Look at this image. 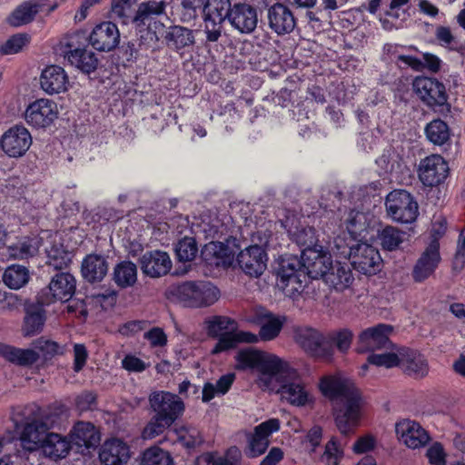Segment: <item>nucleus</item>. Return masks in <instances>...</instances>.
I'll return each mask as SVG.
<instances>
[{
    "mask_svg": "<svg viewBox=\"0 0 465 465\" xmlns=\"http://www.w3.org/2000/svg\"><path fill=\"white\" fill-rule=\"evenodd\" d=\"M255 322L261 328L258 339L272 341L276 338L283 325L284 318L275 316L266 310L258 311L255 314Z\"/></svg>",
    "mask_w": 465,
    "mask_h": 465,
    "instance_id": "nucleus-35",
    "label": "nucleus"
},
{
    "mask_svg": "<svg viewBox=\"0 0 465 465\" xmlns=\"http://www.w3.org/2000/svg\"><path fill=\"white\" fill-rule=\"evenodd\" d=\"M297 343L310 355L330 360L333 355V347L327 342V334L309 326H302L295 330Z\"/></svg>",
    "mask_w": 465,
    "mask_h": 465,
    "instance_id": "nucleus-11",
    "label": "nucleus"
},
{
    "mask_svg": "<svg viewBox=\"0 0 465 465\" xmlns=\"http://www.w3.org/2000/svg\"><path fill=\"white\" fill-rule=\"evenodd\" d=\"M0 144L8 156L20 157L30 148L32 136L25 126L15 125L4 133Z\"/></svg>",
    "mask_w": 465,
    "mask_h": 465,
    "instance_id": "nucleus-17",
    "label": "nucleus"
},
{
    "mask_svg": "<svg viewBox=\"0 0 465 465\" xmlns=\"http://www.w3.org/2000/svg\"><path fill=\"white\" fill-rule=\"evenodd\" d=\"M353 334L349 329H342L327 333V342L332 346L335 343L341 352H346L351 347Z\"/></svg>",
    "mask_w": 465,
    "mask_h": 465,
    "instance_id": "nucleus-55",
    "label": "nucleus"
},
{
    "mask_svg": "<svg viewBox=\"0 0 465 465\" xmlns=\"http://www.w3.org/2000/svg\"><path fill=\"white\" fill-rule=\"evenodd\" d=\"M142 272L152 278L165 275L172 267L169 255L162 251H149L140 258Z\"/></svg>",
    "mask_w": 465,
    "mask_h": 465,
    "instance_id": "nucleus-30",
    "label": "nucleus"
},
{
    "mask_svg": "<svg viewBox=\"0 0 465 465\" xmlns=\"http://www.w3.org/2000/svg\"><path fill=\"white\" fill-rule=\"evenodd\" d=\"M238 370L256 369L258 377L256 382L261 389L272 386V376L282 366L283 361L274 354L267 353L253 348L240 350L235 355Z\"/></svg>",
    "mask_w": 465,
    "mask_h": 465,
    "instance_id": "nucleus-5",
    "label": "nucleus"
},
{
    "mask_svg": "<svg viewBox=\"0 0 465 465\" xmlns=\"http://www.w3.org/2000/svg\"><path fill=\"white\" fill-rule=\"evenodd\" d=\"M30 40L27 34H15L0 45V53L5 55L19 53Z\"/></svg>",
    "mask_w": 465,
    "mask_h": 465,
    "instance_id": "nucleus-54",
    "label": "nucleus"
},
{
    "mask_svg": "<svg viewBox=\"0 0 465 465\" xmlns=\"http://www.w3.org/2000/svg\"><path fill=\"white\" fill-rule=\"evenodd\" d=\"M302 261L307 276L312 279H324L332 264L331 255L316 248H305Z\"/></svg>",
    "mask_w": 465,
    "mask_h": 465,
    "instance_id": "nucleus-23",
    "label": "nucleus"
},
{
    "mask_svg": "<svg viewBox=\"0 0 465 465\" xmlns=\"http://www.w3.org/2000/svg\"><path fill=\"white\" fill-rule=\"evenodd\" d=\"M302 272H305L302 266V261H300L295 256L284 257L280 262L277 282H282V280L298 276Z\"/></svg>",
    "mask_w": 465,
    "mask_h": 465,
    "instance_id": "nucleus-48",
    "label": "nucleus"
},
{
    "mask_svg": "<svg viewBox=\"0 0 465 465\" xmlns=\"http://www.w3.org/2000/svg\"><path fill=\"white\" fill-rule=\"evenodd\" d=\"M99 458L104 465H125L131 458L130 448L121 439H109L102 445Z\"/></svg>",
    "mask_w": 465,
    "mask_h": 465,
    "instance_id": "nucleus-29",
    "label": "nucleus"
},
{
    "mask_svg": "<svg viewBox=\"0 0 465 465\" xmlns=\"http://www.w3.org/2000/svg\"><path fill=\"white\" fill-rule=\"evenodd\" d=\"M79 37V34L70 35L61 41V45L66 48L64 53L70 64L82 72L89 74L97 68L98 59L94 52L74 47L75 40Z\"/></svg>",
    "mask_w": 465,
    "mask_h": 465,
    "instance_id": "nucleus-16",
    "label": "nucleus"
},
{
    "mask_svg": "<svg viewBox=\"0 0 465 465\" xmlns=\"http://www.w3.org/2000/svg\"><path fill=\"white\" fill-rule=\"evenodd\" d=\"M30 278L29 271L25 266L13 264L8 266L4 274L3 282L10 289L18 290L25 286Z\"/></svg>",
    "mask_w": 465,
    "mask_h": 465,
    "instance_id": "nucleus-43",
    "label": "nucleus"
},
{
    "mask_svg": "<svg viewBox=\"0 0 465 465\" xmlns=\"http://www.w3.org/2000/svg\"><path fill=\"white\" fill-rule=\"evenodd\" d=\"M166 3L164 1L143 2L131 19L140 35L141 45H144L145 48L153 47L159 40L157 30L162 29L163 25L155 21V17L163 15Z\"/></svg>",
    "mask_w": 465,
    "mask_h": 465,
    "instance_id": "nucleus-6",
    "label": "nucleus"
},
{
    "mask_svg": "<svg viewBox=\"0 0 465 465\" xmlns=\"http://www.w3.org/2000/svg\"><path fill=\"white\" fill-rule=\"evenodd\" d=\"M167 45L176 51L191 46L194 44V35L191 29L175 25L169 29L165 35Z\"/></svg>",
    "mask_w": 465,
    "mask_h": 465,
    "instance_id": "nucleus-41",
    "label": "nucleus"
},
{
    "mask_svg": "<svg viewBox=\"0 0 465 465\" xmlns=\"http://www.w3.org/2000/svg\"><path fill=\"white\" fill-rule=\"evenodd\" d=\"M307 280L306 272H302L298 276L282 280V282H277V286L286 296L295 299L303 292Z\"/></svg>",
    "mask_w": 465,
    "mask_h": 465,
    "instance_id": "nucleus-44",
    "label": "nucleus"
},
{
    "mask_svg": "<svg viewBox=\"0 0 465 465\" xmlns=\"http://www.w3.org/2000/svg\"><path fill=\"white\" fill-rule=\"evenodd\" d=\"M68 416V408L63 403L55 402L46 408L36 404L14 407L10 419L19 432L23 446L28 450H35L42 436L49 430L61 426Z\"/></svg>",
    "mask_w": 465,
    "mask_h": 465,
    "instance_id": "nucleus-1",
    "label": "nucleus"
},
{
    "mask_svg": "<svg viewBox=\"0 0 465 465\" xmlns=\"http://www.w3.org/2000/svg\"><path fill=\"white\" fill-rule=\"evenodd\" d=\"M232 5L230 0H207L203 7V15L219 21H228Z\"/></svg>",
    "mask_w": 465,
    "mask_h": 465,
    "instance_id": "nucleus-46",
    "label": "nucleus"
},
{
    "mask_svg": "<svg viewBox=\"0 0 465 465\" xmlns=\"http://www.w3.org/2000/svg\"><path fill=\"white\" fill-rule=\"evenodd\" d=\"M398 439L408 448L416 450L424 447L430 440L427 430L415 420H402L396 423Z\"/></svg>",
    "mask_w": 465,
    "mask_h": 465,
    "instance_id": "nucleus-21",
    "label": "nucleus"
},
{
    "mask_svg": "<svg viewBox=\"0 0 465 465\" xmlns=\"http://www.w3.org/2000/svg\"><path fill=\"white\" fill-rule=\"evenodd\" d=\"M272 386L262 390L276 391L282 400L297 407H303L313 401V397L298 372L282 361L281 368L273 373Z\"/></svg>",
    "mask_w": 465,
    "mask_h": 465,
    "instance_id": "nucleus-3",
    "label": "nucleus"
},
{
    "mask_svg": "<svg viewBox=\"0 0 465 465\" xmlns=\"http://www.w3.org/2000/svg\"><path fill=\"white\" fill-rule=\"evenodd\" d=\"M178 441L186 448H194L202 442L200 431L193 427H182L176 430Z\"/></svg>",
    "mask_w": 465,
    "mask_h": 465,
    "instance_id": "nucleus-58",
    "label": "nucleus"
},
{
    "mask_svg": "<svg viewBox=\"0 0 465 465\" xmlns=\"http://www.w3.org/2000/svg\"><path fill=\"white\" fill-rule=\"evenodd\" d=\"M280 430L278 419H270L255 427L249 440L247 455L254 458L264 453L270 444L269 437Z\"/></svg>",
    "mask_w": 465,
    "mask_h": 465,
    "instance_id": "nucleus-26",
    "label": "nucleus"
},
{
    "mask_svg": "<svg viewBox=\"0 0 465 465\" xmlns=\"http://www.w3.org/2000/svg\"><path fill=\"white\" fill-rule=\"evenodd\" d=\"M204 34L207 42L216 43L222 36L223 31V21H219L203 15Z\"/></svg>",
    "mask_w": 465,
    "mask_h": 465,
    "instance_id": "nucleus-61",
    "label": "nucleus"
},
{
    "mask_svg": "<svg viewBox=\"0 0 465 465\" xmlns=\"http://www.w3.org/2000/svg\"><path fill=\"white\" fill-rule=\"evenodd\" d=\"M448 172V163L438 154L426 157L419 164V178L425 186L438 185L445 180Z\"/></svg>",
    "mask_w": 465,
    "mask_h": 465,
    "instance_id": "nucleus-19",
    "label": "nucleus"
},
{
    "mask_svg": "<svg viewBox=\"0 0 465 465\" xmlns=\"http://www.w3.org/2000/svg\"><path fill=\"white\" fill-rule=\"evenodd\" d=\"M435 37L441 46L453 48L458 44L456 36L448 26L436 27Z\"/></svg>",
    "mask_w": 465,
    "mask_h": 465,
    "instance_id": "nucleus-63",
    "label": "nucleus"
},
{
    "mask_svg": "<svg viewBox=\"0 0 465 465\" xmlns=\"http://www.w3.org/2000/svg\"><path fill=\"white\" fill-rule=\"evenodd\" d=\"M39 241L36 238H25L9 247V254L15 259H27L36 254Z\"/></svg>",
    "mask_w": 465,
    "mask_h": 465,
    "instance_id": "nucleus-49",
    "label": "nucleus"
},
{
    "mask_svg": "<svg viewBox=\"0 0 465 465\" xmlns=\"http://www.w3.org/2000/svg\"><path fill=\"white\" fill-rule=\"evenodd\" d=\"M440 262V243L431 240L413 267L412 277L415 282H422L430 277Z\"/></svg>",
    "mask_w": 465,
    "mask_h": 465,
    "instance_id": "nucleus-20",
    "label": "nucleus"
},
{
    "mask_svg": "<svg viewBox=\"0 0 465 465\" xmlns=\"http://www.w3.org/2000/svg\"><path fill=\"white\" fill-rule=\"evenodd\" d=\"M37 448H40L43 454L54 460L65 458L71 450V441L61 434L46 432L42 436Z\"/></svg>",
    "mask_w": 465,
    "mask_h": 465,
    "instance_id": "nucleus-32",
    "label": "nucleus"
},
{
    "mask_svg": "<svg viewBox=\"0 0 465 465\" xmlns=\"http://www.w3.org/2000/svg\"><path fill=\"white\" fill-rule=\"evenodd\" d=\"M349 253L352 267L363 274H375L381 270V257L377 249L367 242H357Z\"/></svg>",
    "mask_w": 465,
    "mask_h": 465,
    "instance_id": "nucleus-15",
    "label": "nucleus"
},
{
    "mask_svg": "<svg viewBox=\"0 0 465 465\" xmlns=\"http://www.w3.org/2000/svg\"><path fill=\"white\" fill-rule=\"evenodd\" d=\"M108 272V262L104 256L92 253L87 255L82 262L83 277L90 282H100Z\"/></svg>",
    "mask_w": 465,
    "mask_h": 465,
    "instance_id": "nucleus-36",
    "label": "nucleus"
},
{
    "mask_svg": "<svg viewBox=\"0 0 465 465\" xmlns=\"http://www.w3.org/2000/svg\"><path fill=\"white\" fill-rule=\"evenodd\" d=\"M386 211L394 221L402 223L414 222L419 213L417 202L405 190H394L386 197Z\"/></svg>",
    "mask_w": 465,
    "mask_h": 465,
    "instance_id": "nucleus-9",
    "label": "nucleus"
},
{
    "mask_svg": "<svg viewBox=\"0 0 465 465\" xmlns=\"http://www.w3.org/2000/svg\"><path fill=\"white\" fill-rule=\"evenodd\" d=\"M377 446V439L372 434H366L360 437L352 446L356 454L367 453L373 450Z\"/></svg>",
    "mask_w": 465,
    "mask_h": 465,
    "instance_id": "nucleus-62",
    "label": "nucleus"
},
{
    "mask_svg": "<svg viewBox=\"0 0 465 465\" xmlns=\"http://www.w3.org/2000/svg\"><path fill=\"white\" fill-rule=\"evenodd\" d=\"M136 0H112V15L127 23L129 19L133 18L132 12Z\"/></svg>",
    "mask_w": 465,
    "mask_h": 465,
    "instance_id": "nucleus-59",
    "label": "nucleus"
},
{
    "mask_svg": "<svg viewBox=\"0 0 465 465\" xmlns=\"http://www.w3.org/2000/svg\"><path fill=\"white\" fill-rule=\"evenodd\" d=\"M400 348L389 352L372 353L368 357V363L385 368H392L400 364Z\"/></svg>",
    "mask_w": 465,
    "mask_h": 465,
    "instance_id": "nucleus-53",
    "label": "nucleus"
},
{
    "mask_svg": "<svg viewBox=\"0 0 465 465\" xmlns=\"http://www.w3.org/2000/svg\"><path fill=\"white\" fill-rule=\"evenodd\" d=\"M0 357L19 366H29L38 361L39 354L32 349H20L0 342Z\"/></svg>",
    "mask_w": 465,
    "mask_h": 465,
    "instance_id": "nucleus-38",
    "label": "nucleus"
},
{
    "mask_svg": "<svg viewBox=\"0 0 465 465\" xmlns=\"http://www.w3.org/2000/svg\"><path fill=\"white\" fill-rule=\"evenodd\" d=\"M406 239V233L393 226H386L379 233L381 246L388 251L396 250Z\"/></svg>",
    "mask_w": 465,
    "mask_h": 465,
    "instance_id": "nucleus-45",
    "label": "nucleus"
},
{
    "mask_svg": "<svg viewBox=\"0 0 465 465\" xmlns=\"http://www.w3.org/2000/svg\"><path fill=\"white\" fill-rule=\"evenodd\" d=\"M172 424L169 421L162 420L158 415H154L143 430V438L145 440L153 439L164 431Z\"/></svg>",
    "mask_w": 465,
    "mask_h": 465,
    "instance_id": "nucleus-60",
    "label": "nucleus"
},
{
    "mask_svg": "<svg viewBox=\"0 0 465 465\" xmlns=\"http://www.w3.org/2000/svg\"><path fill=\"white\" fill-rule=\"evenodd\" d=\"M34 346L38 351H42L45 357L63 355L68 351L66 345H60L56 341L47 340L44 337L35 340Z\"/></svg>",
    "mask_w": 465,
    "mask_h": 465,
    "instance_id": "nucleus-57",
    "label": "nucleus"
},
{
    "mask_svg": "<svg viewBox=\"0 0 465 465\" xmlns=\"http://www.w3.org/2000/svg\"><path fill=\"white\" fill-rule=\"evenodd\" d=\"M198 252L195 241L193 238L185 237L175 246V252L180 262H190L193 260Z\"/></svg>",
    "mask_w": 465,
    "mask_h": 465,
    "instance_id": "nucleus-56",
    "label": "nucleus"
},
{
    "mask_svg": "<svg viewBox=\"0 0 465 465\" xmlns=\"http://www.w3.org/2000/svg\"><path fill=\"white\" fill-rule=\"evenodd\" d=\"M57 104L47 98H40L28 104L25 112V122L35 128H46L57 119Z\"/></svg>",
    "mask_w": 465,
    "mask_h": 465,
    "instance_id": "nucleus-14",
    "label": "nucleus"
},
{
    "mask_svg": "<svg viewBox=\"0 0 465 465\" xmlns=\"http://www.w3.org/2000/svg\"><path fill=\"white\" fill-rule=\"evenodd\" d=\"M343 458V450L336 438L332 437L324 447V450L319 458L323 465H339Z\"/></svg>",
    "mask_w": 465,
    "mask_h": 465,
    "instance_id": "nucleus-51",
    "label": "nucleus"
},
{
    "mask_svg": "<svg viewBox=\"0 0 465 465\" xmlns=\"http://www.w3.org/2000/svg\"><path fill=\"white\" fill-rule=\"evenodd\" d=\"M149 403L154 413L162 420L173 424L184 411V403L182 399L169 391H153L149 396Z\"/></svg>",
    "mask_w": 465,
    "mask_h": 465,
    "instance_id": "nucleus-13",
    "label": "nucleus"
},
{
    "mask_svg": "<svg viewBox=\"0 0 465 465\" xmlns=\"http://www.w3.org/2000/svg\"><path fill=\"white\" fill-rule=\"evenodd\" d=\"M413 90L421 102L433 110L448 105L445 85L435 78L418 76L413 81Z\"/></svg>",
    "mask_w": 465,
    "mask_h": 465,
    "instance_id": "nucleus-12",
    "label": "nucleus"
},
{
    "mask_svg": "<svg viewBox=\"0 0 465 465\" xmlns=\"http://www.w3.org/2000/svg\"><path fill=\"white\" fill-rule=\"evenodd\" d=\"M201 256L210 266L226 268L232 264L235 251L223 242H211L203 246Z\"/></svg>",
    "mask_w": 465,
    "mask_h": 465,
    "instance_id": "nucleus-28",
    "label": "nucleus"
},
{
    "mask_svg": "<svg viewBox=\"0 0 465 465\" xmlns=\"http://www.w3.org/2000/svg\"><path fill=\"white\" fill-rule=\"evenodd\" d=\"M320 390L333 405L338 430L343 435L353 433L361 424L364 401L355 384L339 375L322 377Z\"/></svg>",
    "mask_w": 465,
    "mask_h": 465,
    "instance_id": "nucleus-2",
    "label": "nucleus"
},
{
    "mask_svg": "<svg viewBox=\"0 0 465 465\" xmlns=\"http://www.w3.org/2000/svg\"><path fill=\"white\" fill-rule=\"evenodd\" d=\"M429 462L432 465H445L446 455L443 447L436 442L433 443L426 452Z\"/></svg>",
    "mask_w": 465,
    "mask_h": 465,
    "instance_id": "nucleus-64",
    "label": "nucleus"
},
{
    "mask_svg": "<svg viewBox=\"0 0 465 465\" xmlns=\"http://www.w3.org/2000/svg\"><path fill=\"white\" fill-rule=\"evenodd\" d=\"M46 263L54 270H63L66 268L71 261L72 254L63 248V246L53 245L46 250Z\"/></svg>",
    "mask_w": 465,
    "mask_h": 465,
    "instance_id": "nucleus-50",
    "label": "nucleus"
},
{
    "mask_svg": "<svg viewBox=\"0 0 465 465\" xmlns=\"http://www.w3.org/2000/svg\"><path fill=\"white\" fill-rule=\"evenodd\" d=\"M392 332V327L388 324H378L361 331L359 336V345L357 351L364 352L381 349H389L391 343L389 340Z\"/></svg>",
    "mask_w": 465,
    "mask_h": 465,
    "instance_id": "nucleus-22",
    "label": "nucleus"
},
{
    "mask_svg": "<svg viewBox=\"0 0 465 465\" xmlns=\"http://www.w3.org/2000/svg\"><path fill=\"white\" fill-rule=\"evenodd\" d=\"M42 4L39 0H29L19 5L7 17V23L14 27H18L31 23L36 14L41 10Z\"/></svg>",
    "mask_w": 465,
    "mask_h": 465,
    "instance_id": "nucleus-39",
    "label": "nucleus"
},
{
    "mask_svg": "<svg viewBox=\"0 0 465 465\" xmlns=\"http://www.w3.org/2000/svg\"><path fill=\"white\" fill-rule=\"evenodd\" d=\"M324 282L338 291H343L351 284L353 276L347 265L336 263L331 264Z\"/></svg>",
    "mask_w": 465,
    "mask_h": 465,
    "instance_id": "nucleus-40",
    "label": "nucleus"
},
{
    "mask_svg": "<svg viewBox=\"0 0 465 465\" xmlns=\"http://www.w3.org/2000/svg\"><path fill=\"white\" fill-rule=\"evenodd\" d=\"M71 442L86 449L96 447L100 442V433L90 422L78 421L70 431Z\"/></svg>",
    "mask_w": 465,
    "mask_h": 465,
    "instance_id": "nucleus-34",
    "label": "nucleus"
},
{
    "mask_svg": "<svg viewBox=\"0 0 465 465\" xmlns=\"http://www.w3.org/2000/svg\"><path fill=\"white\" fill-rule=\"evenodd\" d=\"M363 218V214L361 213H350L346 220V233L349 234L350 237L347 239L345 236H338L333 242V248L336 249L341 256L349 259V253L347 252L354 248L357 243V237L361 236V232L364 231V223L361 222Z\"/></svg>",
    "mask_w": 465,
    "mask_h": 465,
    "instance_id": "nucleus-24",
    "label": "nucleus"
},
{
    "mask_svg": "<svg viewBox=\"0 0 465 465\" xmlns=\"http://www.w3.org/2000/svg\"><path fill=\"white\" fill-rule=\"evenodd\" d=\"M270 235L266 232H256L252 235L253 244L242 250L237 255V262L242 272L251 276L260 277L267 267L268 256L265 247Z\"/></svg>",
    "mask_w": 465,
    "mask_h": 465,
    "instance_id": "nucleus-7",
    "label": "nucleus"
},
{
    "mask_svg": "<svg viewBox=\"0 0 465 465\" xmlns=\"http://www.w3.org/2000/svg\"><path fill=\"white\" fill-rule=\"evenodd\" d=\"M114 282L121 288L133 286L137 281V267L129 261L119 262L114 269Z\"/></svg>",
    "mask_w": 465,
    "mask_h": 465,
    "instance_id": "nucleus-42",
    "label": "nucleus"
},
{
    "mask_svg": "<svg viewBox=\"0 0 465 465\" xmlns=\"http://www.w3.org/2000/svg\"><path fill=\"white\" fill-rule=\"evenodd\" d=\"M40 87L47 94L64 93L69 87V78L64 69L58 65L46 66L41 73Z\"/></svg>",
    "mask_w": 465,
    "mask_h": 465,
    "instance_id": "nucleus-27",
    "label": "nucleus"
},
{
    "mask_svg": "<svg viewBox=\"0 0 465 465\" xmlns=\"http://www.w3.org/2000/svg\"><path fill=\"white\" fill-rule=\"evenodd\" d=\"M141 465H173V459L168 451L152 447L143 453Z\"/></svg>",
    "mask_w": 465,
    "mask_h": 465,
    "instance_id": "nucleus-52",
    "label": "nucleus"
},
{
    "mask_svg": "<svg viewBox=\"0 0 465 465\" xmlns=\"http://www.w3.org/2000/svg\"><path fill=\"white\" fill-rule=\"evenodd\" d=\"M400 355L399 367L406 374L414 378H422L428 374V361L419 351L409 348H400Z\"/></svg>",
    "mask_w": 465,
    "mask_h": 465,
    "instance_id": "nucleus-33",
    "label": "nucleus"
},
{
    "mask_svg": "<svg viewBox=\"0 0 465 465\" xmlns=\"http://www.w3.org/2000/svg\"><path fill=\"white\" fill-rule=\"evenodd\" d=\"M228 15L229 24L240 34H252L257 27L258 12L256 7L250 4H233Z\"/></svg>",
    "mask_w": 465,
    "mask_h": 465,
    "instance_id": "nucleus-18",
    "label": "nucleus"
},
{
    "mask_svg": "<svg viewBox=\"0 0 465 465\" xmlns=\"http://www.w3.org/2000/svg\"><path fill=\"white\" fill-rule=\"evenodd\" d=\"M75 292V279L68 272H59L52 277L49 285L41 290L37 302L41 306L50 305L57 301L66 302Z\"/></svg>",
    "mask_w": 465,
    "mask_h": 465,
    "instance_id": "nucleus-10",
    "label": "nucleus"
},
{
    "mask_svg": "<svg viewBox=\"0 0 465 465\" xmlns=\"http://www.w3.org/2000/svg\"><path fill=\"white\" fill-rule=\"evenodd\" d=\"M89 41L96 50L109 52L119 44L120 33L118 27L112 22H103L93 29L89 35Z\"/></svg>",
    "mask_w": 465,
    "mask_h": 465,
    "instance_id": "nucleus-25",
    "label": "nucleus"
},
{
    "mask_svg": "<svg viewBox=\"0 0 465 465\" xmlns=\"http://www.w3.org/2000/svg\"><path fill=\"white\" fill-rule=\"evenodd\" d=\"M46 321L45 311L40 306H31L25 309V314L21 327L24 337H33L39 334Z\"/></svg>",
    "mask_w": 465,
    "mask_h": 465,
    "instance_id": "nucleus-37",
    "label": "nucleus"
},
{
    "mask_svg": "<svg viewBox=\"0 0 465 465\" xmlns=\"http://www.w3.org/2000/svg\"><path fill=\"white\" fill-rule=\"evenodd\" d=\"M174 294L184 306L192 308L209 307L220 298L219 290L207 281L183 282L175 287Z\"/></svg>",
    "mask_w": 465,
    "mask_h": 465,
    "instance_id": "nucleus-8",
    "label": "nucleus"
},
{
    "mask_svg": "<svg viewBox=\"0 0 465 465\" xmlns=\"http://www.w3.org/2000/svg\"><path fill=\"white\" fill-rule=\"evenodd\" d=\"M207 333L218 337V341L212 350L213 354L229 351L241 342L255 343L258 337L252 332L237 330L234 320L222 315H215L205 320Z\"/></svg>",
    "mask_w": 465,
    "mask_h": 465,
    "instance_id": "nucleus-4",
    "label": "nucleus"
},
{
    "mask_svg": "<svg viewBox=\"0 0 465 465\" xmlns=\"http://www.w3.org/2000/svg\"><path fill=\"white\" fill-rule=\"evenodd\" d=\"M425 134L430 142L438 145L445 143L450 137L447 124L440 119L429 123L425 128Z\"/></svg>",
    "mask_w": 465,
    "mask_h": 465,
    "instance_id": "nucleus-47",
    "label": "nucleus"
},
{
    "mask_svg": "<svg viewBox=\"0 0 465 465\" xmlns=\"http://www.w3.org/2000/svg\"><path fill=\"white\" fill-rule=\"evenodd\" d=\"M269 26L277 35L290 34L296 25L295 17L289 7L275 4L268 9Z\"/></svg>",
    "mask_w": 465,
    "mask_h": 465,
    "instance_id": "nucleus-31",
    "label": "nucleus"
}]
</instances>
